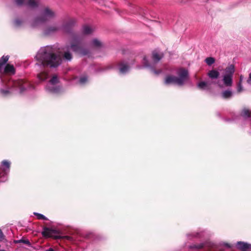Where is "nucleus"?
<instances>
[{"label": "nucleus", "mask_w": 251, "mask_h": 251, "mask_svg": "<svg viewBox=\"0 0 251 251\" xmlns=\"http://www.w3.org/2000/svg\"><path fill=\"white\" fill-rule=\"evenodd\" d=\"M243 79V77L242 76V75H240L239 82H240L241 83V82H242Z\"/></svg>", "instance_id": "nucleus-38"}, {"label": "nucleus", "mask_w": 251, "mask_h": 251, "mask_svg": "<svg viewBox=\"0 0 251 251\" xmlns=\"http://www.w3.org/2000/svg\"><path fill=\"white\" fill-rule=\"evenodd\" d=\"M10 162L3 160L0 167V182H4L7 179V176L9 173Z\"/></svg>", "instance_id": "nucleus-9"}, {"label": "nucleus", "mask_w": 251, "mask_h": 251, "mask_svg": "<svg viewBox=\"0 0 251 251\" xmlns=\"http://www.w3.org/2000/svg\"><path fill=\"white\" fill-rule=\"evenodd\" d=\"M119 69L121 74H125L129 71V67L127 63L121 62L119 64Z\"/></svg>", "instance_id": "nucleus-16"}, {"label": "nucleus", "mask_w": 251, "mask_h": 251, "mask_svg": "<svg viewBox=\"0 0 251 251\" xmlns=\"http://www.w3.org/2000/svg\"><path fill=\"white\" fill-rule=\"evenodd\" d=\"M16 243H22L24 244H25L26 245H27L28 246H30V243L28 240H24V239H20L19 240H17L15 241Z\"/></svg>", "instance_id": "nucleus-31"}, {"label": "nucleus", "mask_w": 251, "mask_h": 251, "mask_svg": "<svg viewBox=\"0 0 251 251\" xmlns=\"http://www.w3.org/2000/svg\"><path fill=\"white\" fill-rule=\"evenodd\" d=\"M2 80L4 83L3 87L0 89V95L2 97L8 96L14 92L23 94L30 87L29 83L23 79L9 80L8 82Z\"/></svg>", "instance_id": "nucleus-2"}, {"label": "nucleus", "mask_w": 251, "mask_h": 251, "mask_svg": "<svg viewBox=\"0 0 251 251\" xmlns=\"http://www.w3.org/2000/svg\"><path fill=\"white\" fill-rule=\"evenodd\" d=\"M70 50L80 56L86 55L89 52V50L86 48H84L81 43L80 38L79 39L76 36H75L71 39L70 46H66L63 49L64 57L69 61H70L72 58V54L70 52Z\"/></svg>", "instance_id": "nucleus-3"}, {"label": "nucleus", "mask_w": 251, "mask_h": 251, "mask_svg": "<svg viewBox=\"0 0 251 251\" xmlns=\"http://www.w3.org/2000/svg\"><path fill=\"white\" fill-rule=\"evenodd\" d=\"M34 215H35L37 217V218L38 220H48V219L45 217L44 215L37 213V212H34Z\"/></svg>", "instance_id": "nucleus-28"}, {"label": "nucleus", "mask_w": 251, "mask_h": 251, "mask_svg": "<svg viewBox=\"0 0 251 251\" xmlns=\"http://www.w3.org/2000/svg\"><path fill=\"white\" fill-rule=\"evenodd\" d=\"M91 45L95 48H100L102 47V43L98 39H93L91 42Z\"/></svg>", "instance_id": "nucleus-21"}, {"label": "nucleus", "mask_w": 251, "mask_h": 251, "mask_svg": "<svg viewBox=\"0 0 251 251\" xmlns=\"http://www.w3.org/2000/svg\"><path fill=\"white\" fill-rule=\"evenodd\" d=\"M241 115L244 118L251 117V111L245 108L242 111Z\"/></svg>", "instance_id": "nucleus-24"}, {"label": "nucleus", "mask_w": 251, "mask_h": 251, "mask_svg": "<svg viewBox=\"0 0 251 251\" xmlns=\"http://www.w3.org/2000/svg\"><path fill=\"white\" fill-rule=\"evenodd\" d=\"M56 16L55 12L51 8L46 7L42 8L39 15L35 17L30 22L31 26L34 27L50 21Z\"/></svg>", "instance_id": "nucleus-4"}, {"label": "nucleus", "mask_w": 251, "mask_h": 251, "mask_svg": "<svg viewBox=\"0 0 251 251\" xmlns=\"http://www.w3.org/2000/svg\"><path fill=\"white\" fill-rule=\"evenodd\" d=\"M9 56H3L1 57V61L0 62V71L1 69V67L3 65H4L8 60Z\"/></svg>", "instance_id": "nucleus-25"}, {"label": "nucleus", "mask_w": 251, "mask_h": 251, "mask_svg": "<svg viewBox=\"0 0 251 251\" xmlns=\"http://www.w3.org/2000/svg\"><path fill=\"white\" fill-rule=\"evenodd\" d=\"M4 239V235L2 231L0 229V241H2Z\"/></svg>", "instance_id": "nucleus-33"}, {"label": "nucleus", "mask_w": 251, "mask_h": 251, "mask_svg": "<svg viewBox=\"0 0 251 251\" xmlns=\"http://www.w3.org/2000/svg\"><path fill=\"white\" fill-rule=\"evenodd\" d=\"M87 77L85 75H83L80 77L78 80V83L81 85H84L87 82Z\"/></svg>", "instance_id": "nucleus-27"}, {"label": "nucleus", "mask_w": 251, "mask_h": 251, "mask_svg": "<svg viewBox=\"0 0 251 251\" xmlns=\"http://www.w3.org/2000/svg\"><path fill=\"white\" fill-rule=\"evenodd\" d=\"M197 87L201 90H208V83L205 81H201L197 84Z\"/></svg>", "instance_id": "nucleus-23"}, {"label": "nucleus", "mask_w": 251, "mask_h": 251, "mask_svg": "<svg viewBox=\"0 0 251 251\" xmlns=\"http://www.w3.org/2000/svg\"><path fill=\"white\" fill-rule=\"evenodd\" d=\"M60 30H62L61 24L57 22L46 26L44 29L43 33L45 35H50Z\"/></svg>", "instance_id": "nucleus-10"}, {"label": "nucleus", "mask_w": 251, "mask_h": 251, "mask_svg": "<svg viewBox=\"0 0 251 251\" xmlns=\"http://www.w3.org/2000/svg\"><path fill=\"white\" fill-rule=\"evenodd\" d=\"M16 4L18 6H25L30 9H35L38 6L39 0H15Z\"/></svg>", "instance_id": "nucleus-11"}, {"label": "nucleus", "mask_w": 251, "mask_h": 251, "mask_svg": "<svg viewBox=\"0 0 251 251\" xmlns=\"http://www.w3.org/2000/svg\"><path fill=\"white\" fill-rule=\"evenodd\" d=\"M205 61L208 65L210 66L215 62V59L213 57H209L206 58Z\"/></svg>", "instance_id": "nucleus-29"}, {"label": "nucleus", "mask_w": 251, "mask_h": 251, "mask_svg": "<svg viewBox=\"0 0 251 251\" xmlns=\"http://www.w3.org/2000/svg\"><path fill=\"white\" fill-rule=\"evenodd\" d=\"M94 31V29L88 25H84L83 26L82 28V31L81 34H75L72 35V38H73L75 36H77L79 39L80 38V42L84 46V48L85 47V44L83 43L82 41L83 40L84 36L86 35H89L91 34Z\"/></svg>", "instance_id": "nucleus-12"}, {"label": "nucleus", "mask_w": 251, "mask_h": 251, "mask_svg": "<svg viewBox=\"0 0 251 251\" xmlns=\"http://www.w3.org/2000/svg\"><path fill=\"white\" fill-rule=\"evenodd\" d=\"M207 75L209 78L214 79H217L219 77L220 74L218 71L212 70L208 72Z\"/></svg>", "instance_id": "nucleus-18"}, {"label": "nucleus", "mask_w": 251, "mask_h": 251, "mask_svg": "<svg viewBox=\"0 0 251 251\" xmlns=\"http://www.w3.org/2000/svg\"><path fill=\"white\" fill-rule=\"evenodd\" d=\"M247 82L249 84H251V73L250 74L249 78V79L247 80Z\"/></svg>", "instance_id": "nucleus-36"}, {"label": "nucleus", "mask_w": 251, "mask_h": 251, "mask_svg": "<svg viewBox=\"0 0 251 251\" xmlns=\"http://www.w3.org/2000/svg\"><path fill=\"white\" fill-rule=\"evenodd\" d=\"M61 51L57 46H47L41 48L38 51L35 58L37 62L36 65L41 68L45 69L38 74L37 76L40 81L46 80L49 74L46 70V67L55 68L60 65L62 59L60 53Z\"/></svg>", "instance_id": "nucleus-1"}, {"label": "nucleus", "mask_w": 251, "mask_h": 251, "mask_svg": "<svg viewBox=\"0 0 251 251\" xmlns=\"http://www.w3.org/2000/svg\"><path fill=\"white\" fill-rule=\"evenodd\" d=\"M163 57V53L162 52L154 50L152 53V60L151 63H149L147 57L144 56L143 60V64L144 67L145 68H149L151 71L155 75H158L161 73H166V71H162L161 70H156L154 69L155 65L156 63L159 62Z\"/></svg>", "instance_id": "nucleus-5"}, {"label": "nucleus", "mask_w": 251, "mask_h": 251, "mask_svg": "<svg viewBox=\"0 0 251 251\" xmlns=\"http://www.w3.org/2000/svg\"><path fill=\"white\" fill-rule=\"evenodd\" d=\"M236 247L241 251H247L251 249V244L242 241L237 242Z\"/></svg>", "instance_id": "nucleus-15"}, {"label": "nucleus", "mask_w": 251, "mask_h": 251, "mask_svg": "<svg viewBox=\"0 0 251 251\" xmlns=\"http://www.w3.org/2000/svg\"><path fill=\"white\" fill-rule=\"evenodd\" d=\"M217 84H218V85L219 86V87L220 88H223V85H222L220 82V80H218L217 82Z\"/></svg>", "instance_id": "nucleus-35"}, {"label": "nucleus", "mask_w": 251, "mask_h": 251, "mask_svg": "<svg viewBox=\"0 0 251 251\" xmlns=\"http://www.w3.org/2000/svg\"><path fill=\"white\" fill-rule=\"evenodd\" d=\"M232 91L226 90L223 91L221 94V96L222 98L226 99L230 98L232 96Z\"/></svg>", "instance_id": "nucleus-20"}, {"label": "nucleus", "mask_w": 251, "mask_h": 251, "mask_svg": "<svg viewBox=\"0 0 251 251\" xmlns=\"http://www.w3.org/2000/svg\"><path fill=\"white\" fill-rule=\"evenodd\" d=\"M52 229L49 227H44L42 232V234L45 237H50L52 236Z\"/></svg>", "instance_id": "nucleus-17"}, {"label": "nucleus", "mask_w": 251, "mask_h": 251, "mask_svg": "<svg viewBox=\"0 0 251 251\" xmlns=\"http://www.w3.org/2000/svg\"><path fill=\"white\" fill-rule=\"evenodd\" d=\"M235 72L233 65H229L226 68L222 74V80L224 85L226 87L232 86L233 83V76Z\"/></svg>", "instance_id": "nucleus-7"}, {"label": "nucleus", "mask_w": 251, "mask_h": 251, "mask_svg": "<svg viewBox=\"0 0 251 251\" xmlns=\"http://www.w3.org/2000/svg\"><path fill=\"white\" fill-rule=\"evenodd\" d=\"M237 90L239 92H240L242 90V86L240 82H239L238 84Z\"/></svg>", "instance_id": "nucleus-32"}, {"label": "nucleus", "mask_w": 251, "mask_h": 251, "mask_svg": "<svg viewBox=\"0 0 251 251\" xmlns=\"http://www.w3.org/2000/svg\"><path fill=\"white\" fill-rule=\"evenodd\" d=\"M203 236L202 232H193L187 234V238L189 239L201 238Z\"/></svg>", "instance_id": "nucleus-19"}, {"label": "nucleus", "mask_w": 251, "mask_h": 251, "mask_svg": "<svg viewBox=\"0 0 251 251\" xmlns=\"http://www.w3.org/2000/svg\"><path fill=\"white\" fill-rule=\"evenodd\" d=\"M224 246L227 248H230L232 247V246L228 243H224Z\"/></svg>", "instance_id": "nucleus-34"}, {"label": "nucleus", "mask_w": 251, "mask_h": 251, "mask_svg": "<svg viewBox=\"0 0 251 251\" xmlns=\"http://www.w3.org/2000/svg\"><path fill=\"white\" fill-rule=\"evenodd\" d=\"M46 91L51 94H57L62 91L59 79L56 75H53L45 86Z\"/></svg>", "instance_id": "nucleus-6"}, {"label": "nucleus", "mask_w": 251, "mask_h": 251, "mask_svg": "<svg viewBox=\"0 0 251 251\" xmlns=\"http://www.w3.org/2000/svg\"><path fill=\"white\" fill-rule=\"evenodd\" d=\"M4 72L6 73L14 74L15 73V69L13 65L7 64L4 68Z\"/></svg>", "instance_id": "nucleus-22"}, {"label": "nucleus", "mask_w": 251, "mask_h": 251, "mask_svg": "<svg viewBox=\"0 0 251 251\" xmlns=\"http://www.w3.org/2000/svg\"><path fill=\"white\" fill-rule=\"evenodd\" d=\"M215 245L210 241H206L205 242L201 243L199 244H192L189 246L188 248L191 249H201L202 248H214Z\"/></svg>", "instance_id": "nucleus-14"}, {"label": "nucleus", "mask_w": 251, "mask_h": 251, "mask_svg": "<svg viewBox=\"0 0 251 251\" xmlns=\"http://www.w3.org/2000/svg\"><path fill=\"white\" fill-rule=\"evenodd\" d=\"M45 251H54L52 248H49L48 250H46Z\"/></svg>", "instance_id": "nucleus-37"}, {"label": "nucleus", "mask_w": 251, "mask_h": 251, "mask_svg": "<svg viewBox=\"0 0 251 251\" xmlns=\"http://www.w3.org/2000/svg\"><path fill=\"white\" fill-rule=\"evenodd\" d=\"M23 23V21L19 19H16L13 21V25L16 27H20Z\"/></svg>", "instance_id": "nucleus-26"}, {"label": "nucleus", "mask_w": 251, "mask_h": 251, "mask_svg": "<svg viewBox=\"0 0 251 251\" xmlns=\"http://www.w3.org/2000/svg\"><path fill=\"white\" fill-rule=\"evenodd\" d=\"M173 83V76L171 75H169L166 77L165 83L166 84H170Z\"/></svg>", "instance_id": "nucleus-30"}, {"label": "nucleus", "mask_w": 251, "mask_h": 251, "mask_svg": "<svg viewBox=\"0 0 251 251\" xmlns=\"http://www.w3.org/2000/svg\"><path fill=\"white\" fill-rule=\"evenodd\" d=\"M177 75L174 76V84L178 86H183L187 81L189 77V73L187 70L184 68H179L176 72Z\"/></svg>", "instance_id": "nucleus-8"}, {"label": "nucleus", "mask_w": 251, "mask_h": 251, "mask_svg": "<svg viewBox=\"0 0 251 251\" xmlns=\"http://www.w3.org/2000/svg\"><path fill=\"white\" fill-rule=\"evenodd\" d=\"M76 23V20L75 19L68 18L67 20H64L62 23H61L62 30L66 32H69Z\"/></svg>", "instance_id": "nucleus-13"}]
</instances>
